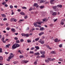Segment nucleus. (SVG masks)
<instances>
[{
	"label": "nucleus",
	"instance_id": "nucleus-31",
	"mask_svg": "<svg viewBox=\"0 0 65 65\" xmlns=\"http://www.w3.org/2000/svg\"><path fill=\"white\" fill-rule=\"evenodd\" d=\"M3 57L2 56H0V60H2Z\"/></svg>",
	"mask_w": 65,
	"mask_h": 65
},
{
	"label": "nucleus",
	"instance_id": "nucleus-39",
	"mask_svg": "<svg viewBox=\"0 0 65 65\" xmlns=\"http://www.w3.org/2000/svg\"><path fill=\"white\" fill-rule=\"evenodd\" d=\"M4 40V38L3 37V38H2V39H1V40L2 41H3V40Z\"/></svg>",
	"mask_w": 65,
	"mask_h": 65
},
{
	"label": "nucleus",
	"instance_id": "nucleus-35",
	"mask_svg": "<svg viewBox=\"0 0 65 65\" xmlns=\"http://www.w3.org/2000/svg\"><path fill=\"white\" fill-rule=\"evenodd\" d=\"M60 24H61L62 25H64V22L62 21H61Z\"/></svg>",
	"mask_w": 65,
	"mask_h": 65
},
{
	"label": "nucleus",
	"instance_id": "nucleus-36",
	"mask_svg": "<svg viewBox=\"0 0 65 65\" xmlns=\"http://www.w3.org/2000/svg\"><path fill=\"white\" fill-rule=\"evenodd\" d=\"M9 57H8V59H7V60L8 61H10V59H11Z\"/></svg>",
	"mask_w": 65,
	"mask_h": 65
},
{
	"label": "nucleus",
	"instance_id": "nucleus-48",
	"mask_svg": "<svg viewBox=\"0 0 65 65\" xmlns=\"http://www.w3.org/2000/svg\"><path fill=\"white\" fill-rule=\"evenodd\" d=\"M22 8L23 9H27V8H26L25 7H22Z\"/></svg>",
	"mask_w": 65,
	"mask_h": 65
},
{
	"label": "nucleus",
	"instance_id": "nucleus-43",
	"mask_svg": "<svg viewBox=\"0 0 65 65\" xmlns=\"http://www.w3.org/2000/svg\"><path fill=\"white\" fill-rule=\"evenodd\" d=\"M6 2H4L2 4H3V5H4V4H6Z\"/></svg>",
	"mask_w": 65,
	"mask_h": 65
},
{
	"label": "nucleus",
	"instance_id": "nucleus-64",
	"mask_svg": "<svg viewBox=\"0 0 65 65\" xmlns=\"http://www.w3.org/2000/svg\"><path fill=\"white\" fill-rule=\"evenodd\" d=\"M36 30H39V28H36Z\"/></svg>",
	"mask_w": 65,
	"mask_h": 65
},
{
	"label": "nucleus",
	"instance_id": "nucleus-23",
	"mask_svg": "<svg viewBox=\"0 0 65 65\" xmlns=\"http://www.w3.org/2000/svg\"><path fill=\"white\" fill-rule=\"evenodd\" d=\"M39 38H36L35 39V41H38V40H39Z\"/></svg>",
	"mask_w": 65,
	"mask_h": 65
},
{
	"label": "nucleus",
	"instance_id": "nucleus-12",
	"mask_svg": "<svg viewBox=\"0 0 65 65\" xmlns=\"http://www.w3.org/2000/svg\"><path fill=\"white\" fill-rule=\"evenodd\" d=\"M59 61H60L61 62H62L63 60V58H60L58 60Z\"/></svg>",
	"mask_w": 65,
	"mask_h": 65
},
{
	"label": "nucleus",
	"instance_id": "nucleus-30",
	"mask_svg": "<svg viewBox=\"0 0 65 65\" xmlns=\"http://www.w3.org/2000/svg\"><path fill=\"white\" fill-rule=\"evenodd\" d=\"M17 63H18L17 61H15L13 62V63H14V64H16Z\"/></svg>",
	"mask_w": 65,
	"mask_h": 65
},
{
	"label": "nucleus",
	"instance_id": "nucleus-16",
	"mask_svg": "<svg viewBox=\"0 0 65 65\" xmlns=\"http://www.w3.org/2000/svg\"><path fill=\"white\" fill-rule=\"evenodd\" d=\"M35 47L37 50H39V47L38 46H35Z\"/></svg>",
	"mask_w": 65,
	"mask_h": 65
},
{
	"label": "nucleus",
	"instance_id": "nucleus-28",
	"mask_svg": "<svg viewBox=\"0 0 65 65\" xmlns=\"http://www.w3.org/2000/svg\"><path fill=\"white\" fill-rule=\"evenodd\" d=\"M16 43H20V41L19 40H17L16 41Z\"/></svg>",
	"mask_w": 65,
	"mask_h": 65
},
{
	"label": "nucleus",
	"instance_id": "nucleus-1",
	"mask_svg": "<svg viewBox=\"0 0 65 65\" xmlns=\"http://www.w3.org/2000/svg\"><path fill=\"white\" fill-rule=\"evenodd\" d=\"M21 35L22 36H26V37H29V34H25L22 33Z\"/></svg>",
	"mask_w": 65,
	"mask_h": 65
},
{
	"label": "nucleus",
	"instance_id": "nucleus-2",
	"mask_svg": "<svg viewBox=\"0 0 65 65\" xmlns=\"http://www.w3.org/2000/svg\"><path fill=\"white\" fill-rule=\"evenodd\" d=\"M39 42H40V43H41V44H44V41L43 40H42L41 39H40V40L39 41Z\"/></svg>",
	"mask_w": 65,
	"mask_h": 65
},
{
	"label": "nucleus",
	"instance_id": "nucleus-44",
	"mask_svg": "<svg viewBox=\"0 0 65 65\" xmlns=\"http://www.w3.org/2000/svg\"><path fill=\"white\" fill-rule=\"evenodd\" d=\"M34 64L35 65H36L37 64V62L36 61H35L34 63Z\"/></svg>",
	"mask_w": 65,
	"mask_h": 65
},
{
	"label": "nucleus",
	"instance_id": "nucleus-58",
	"mask_svg": "<svg viewBox=\"0 0 65 65\" xmlns=\"http://www.w3.org/2000/svg\"><path fill=\"white\" fill-rule=\"evenodd\" d=\"M5 7H8V5H7V4H5Z\"/></svg>",
	"mask_w": 65,
	"mask_h": 65
},
{
	"label": "nucleus",
	"instance_id": "nucleus-50",
	"mask_svg": "<svg viewBox=\"0 0 65 65\" xmlns=\"http://www.w3.org/2000/svg\"><path fill=\"white\" fill-rule=\"evenodd\" d=\"M18 38L17 37H15L14 38V39L15 40H18Z\"/></svg>",
	"mask_w": 65,
	"mask_h": 65
},
{
	"label": "nucleus",
	"instance_id": "nucleus-41",
	"mask_svg": "<svg viewBox=\"0 0 65 65\" xmlns=\"http://www.w3.org/2000/svg\"><path fill=\"white\" fill-rule=\"evenodd\" d=\"M32 10V8L30 7V8L29 9V11H31V10Z\"/></svg>",
	"mask_w": 65,
	"mask_h": 65
},
{
	"label": "nucleus",
	"instance_id": "nucleus-7",
	"mask_svg": "<svg viewBox=\"0 0 65 65\" xmlns=\"http://www.w3.org/2000/svg\"><path fill=\"white\" fill-rule=\"evenodd\" d=\"M37 24H38L39 25H41V23H43V22H41V21H39L38 22H36Z\"/></svg>",
	"mask_w": 65,
	"mask_h": 65
},
{
	"label": "nucleus",
	"instance_id": "nucleus-29",
	"mask_svg": "<svg viewBox=\"0 0 65 65\" xmlns=\"http://www.w3.org/2000/svg\"><path fill=\"white\" fill-rule=\"evenodd\" d=\"M29 62V61L28 60H25L24 63H28Z\"/></svg>",
	"mask_w": 65,
	"mask_h": 65
},
{
	"label": "nucleus",
	"instance_id": "nucleus-63",
	"mask_svg": "<svg viewBox=\"0 0 65 65\" xmlns=\"http://www.w3.org/2000/svg\"><path fill=\"white\" fill-rule=\"evenodd\" d=\"M9 25V24H8V23L6 24V26H8Z\"/></svg>",
	"mask_w": 65,
	"mask_h": 65
},
{
	"label": "nucleus",
	"instance_id": "nucleus-5",
	"mask_svg": "<svg viewBox=\"0 0 65 65\" xmlns=\"http://www.w3.org/2000/svg\"><path fill=\"white\" fill-rule=\"evenodd\" d=\"M33 6H36V7L37 8H38V6H39L37 3H35L34 4Z\"/></svg>",
	"mask_w": 65,
	"mask_h": 65
},
{
	"label": "nucleus",
	"instance_id": "nucleus-62",
	"mask_svg": "<svg viewBox=\"0 0 65 65\" xmlns=\"http://www.w3.org/2000/svg\"><path fill=\"white\" fill-rule=\"evenodd\" d=\"M18 11L19 12H20V11H21V10L20 9H18Z\"/></svg>",
	"mask_w": 65,
	"mask_h": 65
},
{
	"label": "nucleus",
	"instance_id": "nucleus-61",
	"mask_svg": "<svg viewBox=\"0 0 65 65\" xmlns=\"http://www.w3.org/2000/svg\"><path fill=\"white\" fill-rule=\"evenodd\" d=\"M28 18V17H27V16H25V17H24L25 19H27Z\"/></svg>",
	"mask_w": 65,
	"mask_h": 65
},
{
	"label": "nucleus",
	"instance_id": "nucleus-11",
	"mask_svg": "<svg viewBox=\"0 0 65 65\" xmlns=\"http://www.w3.org/2000/svg\"><path fill=\"white\" fill-rule=\"evenodd\" d=\"M40 53L42 55H44L45 54V52H44L42 51H40Z\"/></svg>",
	"mask_w": 65,
	"mask_h": 65
},
{
	"label": "nucleus",
	"instance_id": "nucleus-9",
	"mask_svg": "<svg viewBox=\"0 0 65 65\" xmlns=\"http://www.w3.org/2000/svg\"><path fill=\"white\" fill-rule=\"evenodd\" d=\"M15 46L16 48L18 47H19V46H20V44H18V43L15 44Z\"/></svg>",
	"mask_w": 65,
	"mask_h": 65
},
{
	"label": "nucleus",
	"instance_id": "nucleus-57",
	"mask_svg": "<svg viewBox=\"0 0 65 65\" xmlns=\"http://www.w3.org/2000/svg\"><path fill=\"white\" fill-rule=\"evenodd\" d=\"M59 7L60 8H61V7H62V5H59Z\"/></svg>",
	"mask_w": 65,
	"mask_h": 65
},
{
	"label": "nucleus",
	"instance_id": "nucleus-26",
	"mask_svg": "<svg viewBox=\"0 0 65 65\" xmlns=\"http://www.w3.org/2000/svg\"><path fill=\"white\" fill-rule=\"evenodd\" d=\"M20 59H21V58H24V56L22 55H20L19 56Z\"/></svg>",
	"mask_w": 65,
	"mask_h": 65
},
{
	"label": "nucleus",
	"instance_id": "nucleus-8",
	"mask_svg": "<svg viewBox=\"0 0 65 65\" xmlns=\"http://www.w3.org/2000/svg\"><path fill=\"white\" fill-rule=\"evenodd\" d=\"M12 49H15V48H17V47H16V46H15V44L13 45H12Z\"/></svg>",
	"mask_w": 65,
	"mask_h": 65
},
{
	"label": "nucleus",
	"instance_id": "nucleus-53",
	"mask_svg": "<svg viewBox=\"0 0 65 65\" xmlns=\"http://www.w3.org/2000/svg\"><path fill=\"white\" fill-rule=\"evenodd\" d=\"M34 49V47H32L30 50H33Z\"/></svg>",
	"mask_w": 65,
	"mask_h": 65
},
{
	"label": "nucleus",
	"instance_id": "nucleus-18",
	"mask_svg": "<svg viewBox=\"0 0 65 65\" xmlns=\"http://www.w3.org/2000/svg\"><path fill=\"white\" fill-rule=\"evenodd\" d=\"M44 29L43 27H41L40 29V30L41 31H43V30H44Z\"/></svg>",
	"mask_w": 65,
	"mask_h": 65
},
{
	"label": "nucleus",
	"instance_id": "nucleus-40",
	"mask_svg": "<svg viewBox=\"0 0 65 65\" xmlns=\"http://www.w3.org/2000/svg\"><path fill=\"white\" fill-rule=\"evenodd\" d=\"M59 46L60 47H62V44H60L59 45Z\"/></svg>",
	"mask_w": 65,
	"mask_h": 65
},
{
	"label": "nucleus",
	"instance_id": "nucleus-25",
	"mask_svg": "<svg viewBox=\"0 0 65 65\" xmlns=\"http://www.w3.org/2000/svg\"><path fill=\"white\" fill-rule=\"evenodd\" d=\"M35 54L36 56H37V55H39V53L38 52L36 53Z\"/></svg>",
	"mask_w": 65,
	"mask_h": 65
},
{
	"label": "nucleus",
	"instance_id": "nucleus-15",
	"mask_svg": "<svg viewBox=\"0 0 65 65\" xmlns=\"http://www.w3.org/2000/svg\"><path fill=\"white\" fill-rule=\"evenodd\" d=\"M34 26H35V27H37V26L38 25H37V24H36L35 23H34Z\"/></svg>",
	"mask_w": 65,
	"mask_h": 65
},
{
	"label": "nucleus",
	"instance_id": "nucleus-13",
	"mask_svg": "<svg viewBox=\"0 0 65 65\" xmlns=\"http://www.w3.org/2000/svg\"><path fill=\"white\" fill-rule=\"evenodd\" d=\"M47 19V18H44L43 19V22H44V21H47V20H48V19Z\"/></svg>",
	"mask_w": 65,
	"mask_h": 65
},
{
	"label": "nucleus",
	"instance_id": "nucleus-3",
	"mask_svg": "<svg viewBox=\"0 0 65 65\" xmlns=\"http://www.w3.org/2000/svg\"><path fill=\"white\" fill-rule=\"evenodd\" d=\"M53 8L54 10L57 11V6H53Z\"/></svg>",
	"mask_w": 65,
	"mask_h": 65
},
{
	"label": "nucleus",
	"instance_id": "nucleus-46",
	"mask_svg": "<svg viewBox=\"0 0 65 65\" xmlns=\"http://www.w3.org/2000/svg\"><path fill=\"white\" fill-rule=\"evenodd\" d=\"M10 8H13V6H12V5H11L10 6Z\"/></svg>",
	"mask_w": 65,
	"mask_h": 65
},
{
	"label": "nucleus",
	"instance_id": "nucleus-4",
	"mask_svg": "<svg viewBox=\"0 0 65 65\" xmlns=\"http://www.w3.org/2000/svg\"><path fill=\"white\" fill-rule=\"evenodd\" d=\"M13 56H14V54H13L12 53H11L10 56L9 58H10V59H11V58L13 57Z\"/></svg>",
	"mask_w": 65,
	"mask_h": 65
},
{
	"label": "nucleus",
	"instance_id": "nucleus-37",
	"mask_svg": "<svg viewBox=\"0 0 65 65\" xmlns=\"http://www.w3.org/2000/svg\"><path fill=\"white\" fill-rule=\"evenodd\" d=\"M48 60L49 61H52V59L51 58H49L48 59Z\"/></svg>",
	"mask_w": 65,
	"mask_h": 65
},
{
	"label": "nucleus",
	"instance_id": "nucleus-19",
	"mask_svg": "<svg viewBox=\"0 0 65 65\" xmlns=\"http://www.w3.org/2000/svg\"><path fill=\"white\" fill-rule=\"evenodd\" d=\"M1 15L3 17H6V15L4 14H1Z\"/></svg>",
	"mask_w": 65,
	"mask_h": 65
},
{
	"label": "nucleus",
	"instance_id": "nucleus-55",
	"mask_svg": "<svg viewBox=\"0 0 65 65\" xmlns=\"http://www.w3.org/2000/svg\"><path fill=\"white\" fill-rule=\"evenodd\" d=\"M50 3H51V4H54V3L53 2H50Z\"/></svg>",
	"mask_w": 65,
	"mask_h": 65
},
{
	"label": "nucleus",
	"instance_id": "nucleus-14",
	"mask_svg": "<svg viewBox=\"0 0 65 65\" xmlns=\"http://www.w3.org/2000/svg\"><path fill=\"white\" fill-rule=\"evenodd\" d=\"M57 13L56 12H53L52 14V15H55L57 14Z\"/></svg>",
	"mask_w": 65,
	"mask_h": 65
},
{
	"label": "nucleus",
	"instance_id": "nucleus-34",
	"mask_svg": "<svg viewBox=\"0 0 65 65\" xmlns=\"http://www.w3.org/2000/svg\"><path fill=\"white\" fill-rule=\"evenodd\" d=\"M41 58H44V57H45V56L44 55H42L41 56Z\"/></svg>",
	"mask_w": 65,
	"mask_h": 65
},
{
	"label": "nucleus",
	"instance_id": "nucleus-54",
	"mask_svg": "<svg viewBox=\"0 0 65 65\" xmlns=\"http://www.w3.org/2000/svg\"><path fill=\"white\" fill-rule=\"evenodd\" d=\"M33 30L32 29H31L30 32H33Z\"/></svg>",
	"mask_w": 65,
	"mask_h": 65
},
{
	"label": "nucleus",
	"instance_id": "nucleus-27",
	"mask_svg": "<svg viewBox=\"0 0 65 65\" xmlns=\"http://www.w3.org/2000/svg\"><path fill=\"white\" fill-rule=\"evenodd\" d=\"M27 41L29 43L30 42H31V40H30V39H28L27 40Z\"/></svg>",
	"mask_w": 65,
	"mask_h": 65
},
{
	"label": "nucleus",
	"instance_id": "nucleus-51",
	"mask_svg": "<svg viewBox=\"0 0 65 65\" xmlns=\"http://www.w3.org/2000/svg\"><path fill=\"white\" fill-rule=\"evenodd\" d=\"M18 52H19V53H20V54H22V53H21V50H19L18 51Z\"/></svg>",
	"mask_w": 65,
	"mask_h": 65
},
{
	"label": "nucleus",
	"instance_id": "nucleus-45",
	"mask_svg": "<svg viewBox=\"0 0 65 65\" xmlns=\"http://www.w3.org/2000/svg\"><path fill=\"white\" fill-rule=\"evenodd\" d=\"M51 54H55V52L54 51H53L51 52Z\"/></svg>",
	"mask_w": 65,
	"mask_h": 65
},
{
	"label": "nucleus",
	"instance_id": "nucleus-59",
	"mask_svg": "<svg viewBox=\"0 0 65 65\" xmlns=\"http://www.w3.org/2000/svg\"><path fill=\"white\" fill-rule=\"evenodd\" d=\"M6 29L7 30H9L10 29V28L9 27H7V28H6Z\"/></svg>",
	"mask_w": 65,
	"mask_h": 65
},
{
	"label": "nucleus",
	"instance_id": "nucleus-22",
	"mask_svg": "<svg viewBox=\"0 0 65 65\" xmlns=\"http://www.w3.org/2000/svg\"><path fill=\"white\" fill-rule=\"evenodd\" d=\"M21 14V15H24L25 14V13L23 12H21L20 13Z\"/></svg>",
	"mask_w": 65,
	"mask_h": 65
},
{
	"label": "nucleus",
	"instance_id": "nucleus-33",
	"mask_svg": "<svg viewBox=\"0 0 65 65\" xmlns=\"http://www.w3.org/2000/svg\"><path fill=\"white\" fill-rule=\"evenodd\" d=\"M30 54H34V52L33 51H30L29 52Z\"/></svg>",
	"mask_w": 65,
	"mask_h": 65
},
{
	"label": "nucleus",
	"instance_id": "nucleus-10",
	"mask_svg": "<svg viewBox=\"0 0 65 65\" xmlns=\"http://www.w3.org/2000/svg\"><path fill=\"white\" fill-rule=\"evenodd\" d=\"M44 34V32H40L39 33V36H41V35H43V34Z\"/></svg>",
	"mask_w": 65,
	"mask_h": 65
},
{
	"label": "nucleus",
	"instance_id": "nucleus-6",
	"mask_svg": "<svg viewBox=\"0 0 65 65\" xmlns=\"http://www.w3.org/2000/svg\"><path fill=\"white\" fill-rule=\"evenodd\" d=\"M38 1H39L40 0H38ZM46 1H44L43 0H40V3H44Z\"/></svg>",
	"mask_w": 65,
	"mask_h": 65
},
{
	"label": "nucleus",
	"instance_id": "nucleus-21",
	"mask_svg": "<svg viewBox=\"0 0 65 65\" xmlns=\"http://www.w3.org/2000/svg\"><path fill=\"white\" fill-rule=\"evenodd\" d=\"M40 7L41 9H42L43 8H44V7L43 6H40Z\"/></svg>",
	"mask_w": 65,
	"mask_h": 65
},
{
	"label": "nucleus",
	"instance_id": "nucleus-20",
	"mask_svg": "<svg viewBox=\"0 0 65 65\" xmlns=\"http://www.w3.org/2000/svg\"><path fill=\"white\" fill-rule=\"evenodd\" d=\"M11 30L13 32H15V30L14 28L11 29Z\"/></svg>",
	"mask_w": 65,
	"mask_h": 65
},
{
	"label": "nucleus",
	"instance_id": "nucleus-47",
	"mask_svg": "<svg viewBox=\"0 0 65 65\" xmlns=\"http://www.w3.org/2000/svg\"><path fill=\"white\" fill-rule=\"evenodd\" d=\"M14 20V18H13L10 21L11 22H12V21H13V20Z\"/></svg>",
	"mask_w": 65,
	"mask_h": 65
},
{
	"label": "nucleus",
	"instance_id": "nucleus-52",
	"mask_svg": "<svg viewBox=\"0 0 65 65\" xmlns=\"http://www.w3.org/2000/svg\"><path fill=\"white\" fill-rule=\"evenodd\" d=\"M54 41L55 42H57V39H56L54 40Z\"/></svg>",
	"mask_w": 65,
	"mask_h": 65
},
{
	"label": "nucleus",
	"instance_id": "nucleus-56",
	"mask_svg": "<svg viewBox=\"0 0 65 65\" xmlns=\"http://www.w3.org/2000/svg\"><path fill=\"white\" fill-rule=\"evenodd\" d=\"M4 21H6V20H7V19L5 18L3 20Z\"/></svg>",
	"mask_w": 65,
	"mask_h": 65
},
{
	"label": "nucleus",
	"instance_id": "nucleus-42",
	"mask_svg": "<svg viewBox=\"0 0 65 65\" xmlns=\"http://www.w3.org/2000/svg\"><path fill=\"white\" fill-rule=\"evenodd\" d=\"M45 62H46L47 63H48L49 62L48 60H45Z\"/></svg>",
	"mask_w": 65,
	"mask_h": 65
},
{
	"label": "nucleus",
	"instance_id": "nucleus-32",
	"mask_svg": "<svg viewBox=\"0 0 65 65\" xmlns=\"http://www.w3.org/2000/svg\"><path fill=\"white\" fill-rule=\"evenodd\" d=\"M65 19H62L61 20V22H65Z\"/></svg>",
	"mask_w": 65,
	"mask_h": 65
},
{
	"label": "nucleus",
	"instance_id": "nucleus-38",
	"mask_svg": "<svg viewBox=\"0 0 65 65\" xmlns=\"http://www.w3.org/2000/svg\"><path fill=\"white\" fill-rule=\"evenodd\" d=\"M2 49L1 48H0V53H2Z\"/></svg>",
	"mask_w": 65,
	"mask_h": 65
},
{
	"label": "nucleus",
	"instance_id": "nucleus-17",
	"mask_svg": "<svg viewBox=\"0 0 65 65\" xmlns=\"http://www.w3.org/2000/svg\"><path fill=\"white\" fill-rule=\"evenodd\" d=\"M46 47H47V48H48L49 49H50V50H51L52 49V48L50 47V46H48V45H46Z\"/></svg>",
	"mask_w": 65,
	"mask_h": 65
},
{
	"label": "nucleus",
	"instance_id": "nucleus-49",
	"mask_svg": "<svg viewBox=\"0 0 65 65\" xmlns=\"http://www.w3.org/2000/svg\"><path fill=\"white\" fill-rule=\"evenodd\" d=\"M23 41H24V40H23V39H21L20 40V42H23Z\"/></svg>",
	"mask_w": 65,
	"mask_h": 65
},
{
	"label": "nucleus",
	"instance_id": "nucleus-24",
	"mask_svg": "<svg viewBox=\"0 0 65 65\" xmlns=\"http://www.w3.org/2000/svg\"><path fill=\"white\" fill-rule=\"evenodd\" d=\"M10 45V44H8V45H6V47H7L9 48V46Z\"/></svg>",
	"mask_w": 65,
	"mask_h": 65
},
{
	"label": "nucleus",
	"instance_id": "nucleus-60",
	"mask_svg": "<svg viewBox=\"0 0 65 65\" xmlns=\"http://www.w3.org/2000/svg\"><path fill=\"white\" fill-rule=\"evenodd\" d=\"M21 62L22 63L24 62L25 63V60H22V61H21Z\"/></svg>",
	"mask_w": 65,
	"mask_h": 65
}]
</instances>
